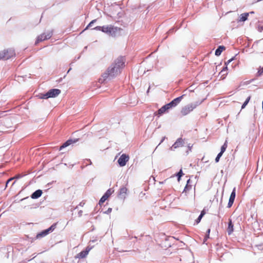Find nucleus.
Wrapping results in <instances>:
<instances>
[{
	"label": "nucleus",
	"instance_id": "obj_31",
	"mask_svg": "<svg viewBox=\"0 0 263 263\" xmlns=\"http://www.w3.org/2000/svg\"><path fill=\"white\" fill-rule=\"evenodd\" d=\"M165 106L166 107V108L168 110L169 109L173 108V106L172 105H171V103L170 102L169 103L165 105Z\"/></svg>",
	"mask_w": 263,
	"mask_h": 263
},
{
	"label": "nucleus",
	"instance_id": "obj_23",
	"mask_svg": "<svg viewBox=\"0 0 263 263\" xmlns=\"http://www.w3.org/2000/svg\"><path fill=\"white\" fill-rule=\"evenodd\" d=\"M183 172H182V170L181 169L178 172V173L177 174V176L178 177V181H179L180 180V178L183 175Z\"/></svg>",
	"mask_w": 263,
	"mask_h": 263
},
{
	"label": "nucleus",
	"instance_id": "obj_10",
	"mask_svg": "<svg viewBox=\"0 0 263 263\" xmlns=\"http://www.w3.org/2000/svg\"><path fill=\"white\" fill-rule=\"evenodd\" d=\"M112 192L113 191H111V189H108L100 199L99 203V204L101 205V204L103 203L107 200V199L111 195Z\"/></svg>",
	"mask_w": 263,
	"mask_h": 263
},
{
	"label": "nucleus",
	"instance_id": "obj_39",
	"mask_svg": "<svg viewBox=\"0 0 263 263\" xmlns=\"http://www.w3.org/2000/svg\"><path fill=\"white\" fill-rule=\"evenodd\" d=\"M165 138V137L162 138V139H161V140L160 142L159 143V144H158V145L161 144L163 142V141L164 140Z\"/></svg>",
	"mask_w": 263,
	"mask_h": 263
},
{
	"label": "nucleus",
	"instance_id": "obj_11",
	"mask_svg": "<svg viewBox=\"0 0 263 263\" xmlns=\"http://www.w3.org/2000/svg\"><path fill=\"white\" fill-rule=\"evenodd\" d=\"M236 196V188L234 187L230 195V197L229 200V202L228 204V208H231L234 201L235 198Z\"/></svg>",
	"mask_w": 263,
	"mask_h": 263
},
{
	"label": "nucleus",
	"instance_id": "obj_2",
	"mask_svg": "<svg viewBox=\"0 0 263 263\" xmlns=\"http://www.w3.org/2000/svg\"><path fill=\"white\" fill-rule=\"evenodd\" d=\"M122 29L118 27L111 25H106L105 33L112 37H116L121 35Z\"/></svg>",
	"mask_w": 263,
	"mask_h": 263
},
{
	"label": "nucleus",
	"instance_id": "obj_3",
	"mask_svg": "<svg viewBox=\"0 0 263 263\" xmlns=\"http://www.w3.org/2000/svg\"><path fill=\"white\" fill-rule=\"evenodd\" d=\"M202 102L196 101L195 102L189 104L183 107L181 110V114L182 116H186L190 114L194 109L199 105Z\"/></svg>",
	"mask_w": 263,
	"mask_h": 263
},
{
	"label": "nucleus",
	"instance_id": "obj_47",
	"mask_svg": "<svg viewBox=\"0 0 263 263\" xmlns=\"http://www.w3.org/2000/svg\"><path fill=\"white\" fill-rule=\"evenodd\" d=\"M87 161H89L90 162V164H91V161L89 159V160H87Z\"/></svg>",
	"mask_w": 263,
	"mask_h": 263
},
{
	"label": "nucleus",
	"instance_id": "obj_41",
	"mask_svg": "<svg viewBox=\"0 0 263 263\" xmlns=\"http://www.w3.org/2000/svg\"><path fill=\"white\" fill-rule=\"evenodd\" d=\"M204 214H205V212H204V211H202L201 212V213H200V215H201V216H202V217H203V216H204Z\"/></svg>",
	"mask_w": 263,
	"mask_h": 263
},
{
	"label": "nucleus",
	"instance_id": "obj_40",
	"mask_svg": "<svg viewBox=\"0 0 263 263\" xmlns=\"http://www.w3.org/2000/svg\"><path fill=\"white\" fill-rule=\"evenodd\" d=\"M209 237H207V235H206L205 236V237L204 238V240H203V242H205V241L207 240V239L209 238Z\"/></svg>",
	"mask_w": 263,
	"mask_h": 263
},
{
	"label": "nucleus",
	"instance_id": "obj_44",
	"mask_svg": "<svg viewBox=\"0 0 263 263\" xmlns=\"http://www.w3.org/2000/svg\"><path fill=\"white\" fill-rule=\"evenodd\" d=\"M173 32V29H170V30L168 31V33H171V32Z\"/></svg>",
	"mask_w": 263,
	"mask_h": 263
},
{
	"label": "nucleus",
	"instance_id": "obj_13",
	"mask_svg": "<svg viewBox=\"0 0 263 263\" xmlns=\"http://www.w3.org/2000/svg\"><path fill=\"white\" fill-rule=\"evenodd\" d=\"M78 141V139H74V140L69 139L68 140L66 141L65 143H64L62 146H61V147L60 148V150H62L64 148L67 147L68 146L70 145V144L77 142Z\"/></svg>",
	"mask_w": 263,
	"mask_h": 263
},
{
	"label": "nucleus",
	"instance_id": "obj_49",
	"mask_svg": "<svg viewBox=\"0 0 263 263\" xmlns=\"http://www.w3.org/2000/svg\"><path fill=\"white\" fill-rule=\"evenodd\" d=\"M158 146H159V145H158V146L156 147V148H155V150H154L153 153H155V150L157 148V147H158Z\"/></svg>",
	"mask_w": 263,
	"mask_h": 263
},
{
	"label": "nucleus",
	"instance_id": "obj_28",
	"mask_svg": "<svg viewBox=\"0 0 263 263\" xmlns=\"http://www.w3.org/2000/svg\"><path fill=\"white\" fill-rule=\"evenodd\" d=\"M227 70H228V67L226 66H225L223 68V69H222V70L220 71V73H222V76H226V75H227V73H224V72L225 71H226Z\"/></svg>",
	"mask_w": 263,
	"mask_h": 263
},
{
	"label": "nucleus",
	"instance_id": "obj_1",
	"mask_svg": "<svg viewBox=\"0 0 263 263\" xmlns=\"http://www.w3.org/2000/svg\"><path fill=\"white\" fill-rule=\"evenodd\" d=\"M124 63L125 59L123 57L118 58L102 74V78L100 79V82L103 83L107 80H110L117 77L123 68Z\"/></svg>",
	"mask_w": 263,
	"mask_h": 263
},
{
	"label": "nucleus",
	"instance_id": "obj_20",
	"mask_svg": "<svg viewBox=\"0 0 263 263\" xmlns=\"http://www.w3.org/2000/svg\"><path fill=\"white\" fill-rule=\"evenodd\" d=\"M106 29V26H97L93 28V29H95V30L101 31L105 33Z\"/></svg>",
	"mask_w": 263,
	"mask_h": 263
},
{
	"label": "nucleus",
	"instance_id": "obj_27",
	"mask_svg": "<svg viewBox=\"0 0 263 263\" xmlns=\"http://www.w3.org/2000/svg\"><path fill=\"white\" fill-rule=\"evenodd\" d=\"M223 154L221 153H219L217 155V157H216L215 158V162H218L219 161V159L220 158V157L222 156Z\"/></svg>",
	"mask_w": 263,
	"mask_h": 263
},
{
	"label": "nucleus",
	"instance_id": "obj_51",
	"mask_svg": "<svg viewBox=\"0 0 263 263\" xmlns=\"http://www.w3.org/2000/svg\"><path fill=\"white\" fill-rule=\"evenodd\" d=\"M71 70V68H69V69L68 71V72Z\"/></svg>",
	"mask_w": 263,
	"mask_h": 263
},
{
	"label": "nucleus",
	"instance_id": "obj_26",
	"mask_svg": "<svg viewBox=\"0 0 263 263\" xmlns=\"http://www.w3.org/2000/svg\"><path fill=\"white\" fill-rule=\"evenodd\" d=\"M96 21H97L96 20H93L91 21L89 23V24L87 26V27H86L85 29H87L88 28L91 27L92 24H93L96 22Z\"/></svg>",
	"mask_w": 263,
	"mask_h": 263
},
{
	"label": "nucleus",
	"instance_id": "obj_9",
	"mask_svg": "<svg viewBox=\"0 0 263 263\" xmlns=\"http://www.w3.org/2000/svg\"><path fill=\"white\" fill-rule=\"evenodd\" d=\"M184 144V141L182 138H178L174 144L171 147L170 150L175 151V149L181 147Z\"/></svg>",
	"mask_w": 263,
	"mask_h": 263
},
{
	"label": "nucleus",
	"instance_id": "obj_17",
	"mask_svg": "<svg viewBox=\"0 0 263 263\" xmlns=\"http://www.w3.org/2000/svg\"><path fill=\"white\" fill-rule=\"evenodd\" d=\"M89 251V250H87L86 249V250L81 251L80 253H79L78 254V257L79 258H83L87 256V255L88 254Z\"/></svg>",
	"mask_w": 263,
	"mask_h": 263
},
{
	"label": "nucleus",
	"instance_id": "obj_43",
	"mask_svg": "<svg viewBox=\"0 0 263 263\" xmlns=\"http://www.w3.org/2000/svg\"><path fill=\"white\" fill-rule=\"evenodd\" d=\"M82 211H80L79 212V214L80 216H81L82 215Z\"/></svg>",
	"mask_w": 263,
	"mask_h": 263
},
{
	"label": "nucleus",
	"instance_id": "obj_38",
	"mask_svg": "<svg viewBox=\"0 0 263 263\" xmlns=\"http://www.w3.org/2000/svg\"><path fill=\"white\" fill-rule=\"evenodd\" d=\"M250 98H251V97H250V96H249V97H248L247 98V99L246 100V101H246V102H247V103H249V101H250Z\"/></svg>",
	"mask_w": 263,
	"mask_h": 263
},
{
	"label": "nucleus",
	"instance_id": "obj_21",
	"mask_svg": "<svg viewBox=\"0 0 263 263\" xmlns=\"http://www.w3.org/2000/svg\"><path fill=\"white\" fill-rule=\"evenodd\" d=\"M167 110L168 109L166 108L165 105H164L158 110V114L159 115H161Z\"/></svg>",
	"mask_w": 263,
	"mask_h": 263
},
{
	"label": "nucleus",
	"instance_id": "obj_34",
	"mask_svg": "<svg viewBox=\"0 0 263 263\" xmlns=\"http://www.w3.org/2000/svg\"><path fill=\"white\" fill-rule=\"evenodd\" d=\"M5 129L4 125L3 124H0V132H3Z\"/></svg>",
	"mask_w": 263,
	"mask_h": 263
},
{
	"label": "nucleus",
	"instance_id": "obj_19",
	"mask_svg": "<svg viewBox=\"0 0 263 263\" xmlns=\"http://www.w3.org/2000/svg\"><path fill=\"white\" fill-rule=\"evenodd\" d=\"M249 15V13H243L241 14L240 16L239 20L238 22H245L248 19V17Z\"/></svg>",
	"mask_w": 263,
	"mask_h": 263
},
{
	"label": "nucleus",
	"instance_id": "obj_15",
	"mask_svg": "<svg viewBox=\"0 0 263 263\" xmlns=\"http://www.w3.org/2000/svg\"><path fill=\"white\" fill-rule=\"evenodd\" d=\"M42 193L41 190H37L31 194V197L32 199H37L41 196Z\"/></svg>",
	"mask_w": 263,
	"mask_h": 263
},
{
	"label": "nucleus",
	"instance_id": "obj_33",
	"mask_svg": "<svg viewBox=\"0 0 263 263\" xmlns=\"http://www.w3.org/2000/svg\"><path fill=\"white\" fill-rule=\"evenodd\" d=\"M111 211H112V209L111 208H108L107 209V210L105 212H104V213L105 214H108L110 213L111 212Z\"/></svg>",
	"mask_w": 263,
	"mask_h": 263
},
{
	"label": "nucleus",
	"instance_id": "obj_45",
	"mask_svg": "<svg viewBox=\"0 0 263 263\" xmlns=\"http://www.w3.org/2000/svg\"><path fill=\"white\" fill-rule=\"evenodd\" d=\"M249 14H254V11H251L250 13H249Z\"/></svg>",
	"mask_w": 263,
	"mask_h": 263
},
{
	"label": "nucleus",
	"instance_id": "obj_35",
	"mask_svg": "<svg viewBox=\"0 0 263 263\" xmlns=\"http://www.w3.org/2000/svg\"><path fill=\"white\" fill-rule=\"evenodd\" d=\"M247 104H248L247 102H246V101H245V102L243 103L242 105L241 106V109L244 108Z\"/></svg>",
	"mask_w": 263,
	"mask_h": 263
},
{
	"label": "nucleus",
	"instance_id": "obj_8",
	"mask_svg": "<svg viewBox=\"0 0 263 263\" xmlns=\"http://www.w3.org/2000/svg\"><path fill=\"white\" fill-rule=\"evenodd\" d=\"M129 159V157L128 155L123 154L121 155V156L119 157V159L118 160V163L120 166L123 167L125 166L126 164V163L128 161Z\"/></svg>",
	"mask_w": 263,
	"mask_h": 263
},
{
	"label": "nucleus",
	"instance_id": "obj_48",
	"mask_svg": "<svg viewBox=\"0 0 263 263\" xmlns=\"http://www.w3.org/2000/svg\"><path fill=\"white\" fill-rule=\"evenodd\" d=\"M158 146H159V145H158V146L156 147V148H155V150H154L153 153H155V150L157 148V147H158Z\"/></svg>",
	"mask_w": 263,
	"mask_h": 263
},
{
	"label": "nucleus",
	"instance_id": "obj_22",
	"mask_svg": "<svg viewBox=\"0 0 263 263\" xmlns=\"http://www.w3.org/2000/svg\"><path fill=\"white\" fill-rule=\"evenodd\" d=\"M227 147V141L223 144V145L221 147V151L220 153L223 154V153L226 151V149Z\"/></svg>",
	"mask_w": 263,
	"mask_h": 263
},
{
	"label": "nucleus",
	"instance_id": "obj_5",
	"mask_svg": "<svg viewBox=\"0 0 263 263\" xmlns=\"http://www.w3.org/2000/svg\"><path fill=\"white\" fill-rule=\"evenodd\" d=\"M15 55L14 49L10 48L0 51V60H8Z\"/></svg>",
	"mask_w": 263,
	"mask_h": 263
},
{
	"label": "nucleus",
	"instance_id": "obj_29",
	"mask_svg": "<svg viewBox=\"0 0 263 263\" xmlns=\"http://www.w3.org/2000/svg\"><path fill=\"white\" fill-rule=\"evenodd\" d=\"M263 74V67L259 69L257 72L258 76H260Z\"/></svg>",
	"mask_w": 263,
	"mask_h": 263
},
{
	"label": "nucleus",
	"instance_id": "obj_4",
	"mask_svg": "<svg viewBox=\"0 0 263 263\" xmlns=\"http://www.w3.org/2000/svg\"><path fill=\"white\" fill-rule=\"evenodd\" d=\"M61 93V90L59 89H51L45 93H40L39 97L41 99H47L50 98H54L58 96Z\"/></svg>",
	"mask_w": 263,
	"mask_h": 263
},
{
	"label": "nucleus",
	"instance_id": "obj_42",
	"mask_svg": "<svg viewBox=\"0 0 263 263\" xmlns=\"http://www.w3.org/2000/svg\"><path fill=\"white\" fill-rule=\"evenodd\" d=\"M21 176L20 175H17V176H15V177H14V178H17V179H18V178H21Z\"/></svg>",
	"mask_w": 263,
	"mask_h": 263
},
{
	"label": "nucleus",
	"instance_id": "obj_14",
	"mask_svg": "<svg viewBox=\"0 0 263 263\" xmlns=\"http://www.w3.org/2000/svg\"><path fill=\"white\" fill-rule=\"evenodd\" d=\"M184 96V95H183L181 96H180L174 99L170 102L171 103V105H172V106H173V107L176 106L181 102Z\"/></svg>",
	"mask_w": 263,
	"mask_h": 263
},
{
	"label": "nucleus",
	"instance_id": "obj_36",
	"mask_svg": "<svg viewBox=\"0 0 263 263\" xmlns=\"http://www.w3.org/2000/svg\"><path fill=\"white\" fill-rule=\"evenodd\" d=\"M233 59H234V58H233L231 59L230 60H228V61H227V62H226V63H225V64H226V65H227V64H229L231 61H232L233 60Z\"/></svg>",
	"mask_w": 263,
	"mask_h": 263
},
{
	"label": "nucleus",
	"instance_id": "obj_32",
	"mask_svg": "<svg viewBox=\"0 0 263 263\" xmlns=\"http://www.w3.org/2000/svg\"><path fill=\"white\" fill-rule=\"evenodd\" d=\"M202 217L201 215H200L198 216L197 219L196 220V223H198L201 221V219H202Z\"/></svg>",
	"mask_w": 263,
	"mask_h": 263
},
{
	"label": "nucleus",
	"instance_id": "obj_25",
	"mask_svg": "<svg viewBox=\"0 0 263 263\" xmlns=\"http://www.w3.org/2000/svg\"><path fill=\"white\" fill-rule=\"evenodd\" d=\"M258 30L259 32H262L263 31V22L260 23L258 25Z\"/></svg>",
	"mask_w": 263,
	"mask_h": 263
},
{
	"label": "nucleus",
	"instance_id": "obj_30",
	"mask_svg": "<svg viewBox=\"0 0 263 263\" xmlns=\"http://www.w3.org/2000/svg\"><path fill=\"white\" fill-rule=\"evenodd\" d=\"M165 106L166 107V108L168 110L169 109L173 108V106L172 105H171V103L170 102L169 103L165 105Z\"/></svg>",
	"mask_w": 263,
	"mask_h": 263
},
{
	"label": "nucleus",
	"instance_id": "obj_16",
	"mask_svg": "<svg viewBox=\"0 0 263 263\" xmlns=\"http://www.w3.org/2000/svg\"><path fill=\"white\" fill-rule=\"evenodd\" d=\"M233 224L232 222L231 219H229V222H228V228L227 229V232L228 235H231L232 232H233Z\"/></svg>",
	"mask_w": 263,
	"mask_h": 263
},
{
	"label": "nucleus",
	"instance_id": "obj_7",
	"mask_svg": "<svg viewBox=\"0 0 263 263\" xmlns=\"http://www.w3.org/2000/svg\"><path fill=\"white\" fill-rule=\"evenodd\" d=\"M52 35V31H48L46 33H44L38 36L35 41V44H37L39 42L50 39Z\"/></svg>",
	"mask_w": 263,
	"mask_h": 263
},
{
	"label": "nucleus",
	"instance_id": "obj_37",
	"mask_svg": "<svg viewBox=\"0 0 263 263\" xmlns=\"http://www.w3.org/2000/svg\"><path fill=\"white\" fill-rule=\"evenodd\" d=\"M210 233V229H208V230L206 231V235H207V237H209Z\"/></svg>",
	"mask_w": 263,
	"mask_h": 263
},
{
	"label": "nucleus",
	"instance_id": "obj_46",
	"mask_svg": "<svg viewBox=\"0 0 263 263\" xmlns=\"http://www.w3.org/2000/svg\"><path fill=\"white\" fill-rule=\"evenodd\" d=\"M13 178H11V179H9V180H8V181H7V183H8L9 181H11V180H13Z\"/></svg>",
	"mask_w": 263,
	"mask_h": 263
},
{
	"label": "nucleus",
	"instance_id": "obj_18",
	"mask_svg": "<svg viewBox=\"0 0 263 263\" xmlns=\"http://www.w3.org/2000/svg\"><path fill=\"white\" fill-rule=\"evenodd\" d=\"M224 49H225V47H224L223 46H218L215 51V55L216 56H219L221 54L222 51Z\"/></svg>",
	"mask_w": 263,
	"mask_h": 263
},
{
	"label": "nucleus",
	"instance_id": "obj_6",
	"mask_svg": "<svg viewBox=\"0 0 263 263\" xmlns=\"http://www.w3.org/2000/svg\"><path fill=\"white\" fill-rule=\"evenodd\" d=\"M55 228L56 223H54L47 229L44 230L40 233H38L36 236V238L38 239L46 236L48 234L52 232L55 229Z\"/></svg>",
	"mask_w": 263,
	"mask_h": 263
},
{
	"label": "nucleus",
	"instance_id": "obj_12",
	"mask_svg": "<svg viewBox=\"0 0 263 263\" xmlns=\"http://www.w3.org/2000/svg\"><path fill=\"white\" fill-rule=\"evenodd\" d=\"M127 189L125 187H122L120 189L119 193L118 194L119 198L124 199L126 197L127 194Z\"/></svg>",
	"mask_w": 263,
	"mask_h": 263
},
{
	"label": "nucleus",
	"instance_id": "obj_50",
	"mask_svg": "<svg viewBox=\"0 0 263 263\" xmlns=\"http://www.w3.org/2000/svg\"><path fill=\"white\" fill-rule=\"evenodd\" d=\"M149 89H150V87H149V88H148V90H147V93H148V92H149Z\"/></svg>",
	"mask_w": 263,
	"mask_h": 263
},
{
	"label": "nucleus",
	"instance_id": "obj_24",
	"mask_svg": "<svg viewBox=\"0 0 263 263\" xmlns=\"http://www.w3.org/2000/svg\"><path fill=\"white\" fill-rule=\"evenodd\" d=\"M190 179H188L187 181V184H186V186L184 187V192H187L191 187V186H189V185H188V184L190 182Z\"/></svg>",
	"mask_w": 263,
	"mask_h": 263
}]
</instances>
